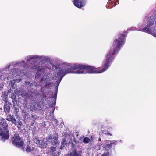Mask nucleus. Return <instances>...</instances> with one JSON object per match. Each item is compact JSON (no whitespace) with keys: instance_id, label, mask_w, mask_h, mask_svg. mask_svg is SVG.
<instances>
[{"instance_id":"f257e3e1","label":"nucleus","mask_w":156,"mask_h":156,"mask_svg":"<svg viewBox=\"0 0 156 156\" xmlns=\"http://www.w3.org/2000/svg\"><path fill=\"white\" fill-rule=\"evenodd\" d=\"M56 69L57 76L51 78V75L49 73L48 75L45 74L41 81L43 83H46V85H49L51 83L53 80H56L54 85L56 86V93L55 94L56 96L58 89L59 84L65 75L68 73H74L76 74H86V65L80 64H72L69 63L64 62L60 65L58 68L55 67Z\"/></svg>"},{"instance_id":"f03ea898","label":"nucleus","mask_w":156,"mask_h":156,"mask_svg":"<svg viewBox=\"0 0 156 156\" xmlns=\"http://www.w3.org/2000/svg\"><path fill=\"white\" fill-rule=\"evenodd\" d=\"M126 37V35L125 34H120L119 37L114 41L111 49L105 57L107 61L112 63L115 54L118 53L120 48L124 44Z\"/></svg>"},{"instance_id":"7ed1b4c3","label":"nucleus","mask_w":156,"mask_h":156,"mask_svg":"<svg viewBox=\"0 0 156 156\" xmlns=\"http://www.w3.org/2000/svg\"><path fill=\"white\" fill-rule=\"evenodd\" d=\"M8 128V125L6 120L1 118L0 119V136L3 140L9 138V135Z\"/></svg>"},{"instance_id":"20e7f679","label":"nucleus","mask_w":156,"mask_h":156,"mask_svg":"<svg viewBox=\"0 0 156 156\" xmlns=\"http://www.w3.org/2000/svg\"><path fill=\"white\" fill-rule=\"evenodd\" d=\"M111 63L110 62L107 61L105 59V60L103 62V68L101 70L99 68L86 65V73H98L103 72L108 68Z\"/></svg>"},{"instance_id":"39448f33","label":"nucleus","mask_w":156,"mask_h":156,"mask_svg":"<svg viewBox=\"0 0 156 156\" xmlns=\"http://www.w3.org/2000/svg\"><path fill=\"white\" fill-rule=\"evenodd\" d=\"M19 69H12L9 72H6V73L3 72L1 73H0V79L6 80V79H9L12 78H14V77H16V76H20L22 73L21 70L18 71Z\"/></svg>"},{"instance_id":"423d86ee","label":"nucleus","mask_w":156,"mask_h":156,"mask_svg":"<svg viewBox=\"0 0 156 156\" xmlns=\"http://www.w3.org/2000/svg\"><path fill=\"white\" fill-rule=\"evenodd\" d=\"M26 59L27 62L36 61H46L48 60L49 58L48 57L44 55H29L26 57Z\"/></svg>"},{"instance_id":"0eeeda50","label":"nucleus","mask_w":156,"mask_h":156,"mask_svg":"<svg viewBox=\"0 0 156 156\" xmlns=\"http://www.w3.org/2000/svg\"><path fill=\"white\" fill-rule=\"evenodd\" d=\"M12 144L14 146H23L24 145V140L20 137L18 134H15L12 138Z\"/></svg>"},{"instance_id":"6e6552de","label":"nucleus","mask_w":156,"mask_h":156,"mask_svg":"<svg viewBox=\"0 0 156 156\" xmlns=\"http://www.w3.org/2000/svg\"><path fill=\"white\" fill-rule=\"evenodd\" d=\"M11 66L13 67L21 66L25 68L27 67V64L24 61H22L21 62H12L8 65L6 66L5 68H3V71L9 69Z\"/></svg>"},{"instance_id":"1a4fd4ad","label":"nucleus","mask_w":156,"mask_h":156,"mask_svg":"<svg viewBox=\"0 0 156 156\" xmlns=\"http://www.w3.org/2000/svg\"><path fill=\"white\" fill-rule=\"evenodd\" d=\"M47 140L51 144L50 145H57L58 143V137L56 136H49L47 138Z\"/></svg>"},{"instance_id":"9d476101","label":"nucleus","mask_w":156,"mask_h":156,"mask_svg":"<svg viewBox=\"0 0 156 156\" xmlns=\"http://www.w3.org/2000/svg\"><path fill=\"white\" fill-rule=\"evenodd\" d=\"M74 5L78 8H81L84 6L86 4L85 0H74Z\"/></svg>"},{"instance_id":"9b49d317","label":"nucleus","mask_w":156,"mask_h":156,"mask_svg":"<svg viewBox=\"0 0 156 156\" xmlns=\"http://www.w3.org/2000/svg\"><path fill=\"white\" fill-rule=\"evenodd\" d=\"M118 142L117 140L105 141L103 143V144L107 146H112L116 145L118 144Z\"/></svg>"},{"instance_id":"f8f14e48","label":"nucleus","mask_w":156,"mask_h":156,"mask_svg":"<svg viewBox=\"0 0 156 156\" xmlns=\"http://www.w3.org/2000/svg\"><path fill=\"white\" fill-rule=\"evenodd\" d=\"M21 79H14L10 81L9 83V84L11 86V88L10 89V91L11 92L13 90V89H15L14 84L16 82H19L21 81Z\"/></svg>"},{"instance_id":"ddd939ff","label":"nucleus","mask_w":156,"mask_h":156,"mask_svg":"<svg viewBox=\"0 0 156 156\" xmlns=\"http://www.w3.org/2000/svg\"><path fill=\"white\" fill-rule=\"evenodd\" d=\"M104 148H105V152L101 156H109L111 151L110 147H104Z\"/></svg>"},{"instance_id":"4468645a","label":"nucleus","mask_w":156,"mask_h":156,"mask_svg":"<svg viewBox=\"0 0 156 156\" xmlns=\"http://www.w3.org/2000/svg\"><path fill=\"white\" fill-rule=\"evenodd\" d=\"M6 120L9 121H11L12 123L16 125V121L13 115H9L7 116Z\"/></svg>"},{"instance_id":"2eb2a0df","label":"nucleus","mask_w":156,"mask_h":156,"mask_svg":"<svg viewBox=\"0 0 156 156\" xmlns=\"http://www.w3.org/2000/svg\"><path fill=\"white\" fill-rule=\"evenodd\" d=\"M118 0H109L108 2V6L111 8L115 6L119 3L117 2Z\"/></svg>"},{"instance_id":"dca6fc26","label":"nucleus","mask_w":156,"mask_h":156,"mask_svg":"<svg viewBox=\"0 0 156 156\" xmlns=\"http://www.w3.org/2000/svg\"><path fill=\"white\" fill-rule=\"evenodd\" d=\"M82 151L81 150L77 151L76 150H74L73 152L69 154V156H82Z\"/></svg>"},{"instance_id":"f3484780","label":"nucleus","mask_w":156,"mask_h":156,"mask_svg":"<svg viewBox=\"0 0 156 156\" xmlns=\"http://www.w3.org/2000/svg\"><path fill=\"white\" fill-rule=\"evenodd\" d=\"M33 69H36L38 70V72L37 73V75H38V74L41 75L42 73H43L45 72V68H43L42 66H39L38 67H35V68L34 67Z\"/></svg>"},{"instance_id":"a211bd4d","label":"nucleus","mask_w":156,"mask_h":156,"mask_svg":"<svg viewBox=\"0 0 156 156\" xmlns=\"http://www.w3.org/2000/svg\"><path fill=\"white\" fill-rule=\"evenodd\" d=\"M10 107L7 104H5L4 106V111L5 113H9L10 111Z\"/></svg>"},{"instance_id":"6ab92c4d","label":"nucleus","mask_w":156,"mask_h":156,"mask_svg":"<svg viewBox=\"0 0 156 156\" xmlns=\"http://www.w3.org/2000/svg\"><path fill=\"white\" fill-rule=\"evenodd\" d=\"M9 93V91L8 92H7L6 91L4 92L2 94V98L3 100L5 101H7V95L8 94V93Z\"/></svg>"},{"instance_id":"aec40b11","label":"nucleus","mask_w":156,"mask_h":156,"mask_svg":"<svg viewBox=\"0 0 156 156\" xmlns=\"http://www.w3.org/2000/svg\"><path fill=\"white\" fill-rule=\"evenodd\" d=\"M34 149L33 147H27L26 149V151L27 152H29L31 151Z\"/></svg>"},{"instance_id":"412c9836","label":"nucleus","mask_w":156,"mask_h":156,"mask_svg":"<svg viewBox=\"0 0 156 156\" xmlns=\"http://www.w3.org/2000/svg\"><path fill=\"white\" fill-rule=\"evenodd\" d=\"M61 143L62 145H63V146H64L69 145H68V143H66V141L65 139H63L62 140V142Z\"/></svg>"},{"instance_id":"4be33fe9","label":"nucleus","mask_w":156,"mask_h":156,"mask_svg":"<svg viewBox=\"0 0 156 156\" xmlns=\"http://www.w3.org/2000/svg\"><path fill=\"white\" fill-rule=\"evenodd\" d=\"M90 141V139L88 137H85L83 140V142L84 143H87Z\"/></svg>"},{"instance_id":"5701e85b","label":"nucleus","mask_w":156,"mask_h":156,"mask_svg":"<svg viewBox=\"0 0 156 156\" xmlns=\"http://www.w3.org/2000/svg\"><path fill=\"white\" fill-rule=\"evenodd\" d=\"M56 147H51L50 152L53 153L55 151Z\"/></svg>"},{"instance_id":"b1692460","label":"nucleus","mask_w":156,"mask_h":156,"mask_svg":"<svg viewBox=\"0 0 156 156\" xmlns=\"http://www.w3.org/2000/svg\"><path fill=\"white\" fill-rule=\"evenodd\" d=\"M25 84L26 85H28L29 86H31V85L32 84L31 83H30L29 82H25Z\"/></svg>"},{"instance_id":"393cba45","label":"nucleus","mask_w":156,"mask_h":156,"mask_svg":"<svg viewBox=\"0 0 156 156\" xmlns=\"http://www.w3.org/2000/svg\"><path fill=\"white\" fill-rule=\"evenodd\" d=\"M14 93L16 94H19L18 90L17 89H16L14 90Z\"/></svg>"},{"instance_id":"a878e982","label":"nucleus","mask_w":156,"mask_h":156,"mask_svg":"<svg viewBox=\"0 0 156 156\" xmlns=\"http://www.w3.org/2000/svg\"><path fill=\"white\" fill-rule=\"evenodd\" d=\"M21 147V149L22 150H24V148L23 147Z\"/></svg>"},{"instance_id":"bb28decb","label":"nucleus","mask_w":156,"mask_h":156,"mask_svg":"<svg viewBox=\"0 0 156 156\" xmlns=\"http://www.w3.org/2000/svg\"><path fill=\"white\" fill-rule=\"evenodd\" d=\"M30 109H31L32 110H36V109L35 108H34L33 109H32V108H30Z\"/></svg>"},{"instance_id":"cd10ccee","label":"nucleus","mask_w":156,"mask_h":156,"mask_svg":"<svg viewBox=\"0 0 156 156\" xmlns=\"http://www.w3.org/2000/svg\"><path fill=\"white\" fill-rule=\"evenodd\" d=\"M130 30H135L134 29H133V28H131V29H130Z\"/></svg>"},{"instance_id":"c85d7f7f","label":"nucleus","mask_w":156,"mask_h":156,"mask_svg":"<svg viewBox=\"0 0 156 156\" xmlns=\"http://www.w3.org/2000/svg\"><path fill=\"white\" fill-rule=\"evenodd\" d=\"M48 68L49 69V70H50V69H51V67H48Z\"/></svg>"},{"instance_id":"c756f323","label":"nucleus","mask_w":156,"mask_h":156,"mask_svg":"<svg viewBox=\"0 0 156 156\" xmlns=\"http://www.w3.org/2000/svg\"><path fill=\"white\" fill-rule=\"evenodd\" d=\"M63 147H60V149H62L63 148Z\"/></svg>"},{"instance_id":"7c9ffc66","label":"nucleus","mask_w":156,"mask_h":156,"mask_svg":"<svg viewBox=\"0 0 156 156\" xmlns=\"http://www.w3.org/2000/svg\"><path fill=\"white\" fill-rule=\"evenodd\" d=\"M45 147H41V148L44 149Z\"/></svg>"},{"instance_id":"2f4dec72","label":"nucleus","mask_w":156,"mask_h":156,"mask_svg":"<svg viewBox=\"0 0 156 156\" xmlns=\"http://www.w3.org/2000/svg\"><path fill=\"white\" fill-rule=\"evenodd\" d=\"M108 135H110V136H111V135H112V134H110V133H108Z\"/></svg>"},{"instance_id":"473e14b6","label":"nucleus","mask_w":156,"mask_h":156,"mask_svg":"<svg viewBox=\"0 0 156 156\" xmlns=\"http://www.w3.org/2000/svg\"><path fill=\"white\" fill-rule=\"evenodd\" d=\"M99 141H101V138H99Z\"/></svg>"},{"instance_id":"72a5a7b5","label":"nucleus","mask_w":156,"mask_h":156,"mask_svg":"<svg viewBox=\"0 0 156 156\" xmlns=\"http://www.w3.org/2000/svg\"><path fill=\"white\" fill-rule=\"evenodd\" d=\"M52 67L54 68V65L53 64L52 65Z\"/></svg>"},{"instance_id":"f704fd0d","label":"nucleus","mask_w":156,"mask_h":156,"mask_svg":"<svg viewBox=\"0 0 156 156\" xmlns=\"http://www.w3.org/2000/svg\"><path fill=\"white\" fill-rule=\"evenodd\" d=\"M19 124L20 125H21V123H19Z\"/></svg>"},{"instance_id":"c9c22d12","label":"nucleus","mask_w":156,"mask_h":156,"mask_svg":"<svg viewBox=\"0 0 156 156\" xmlns=\"http://www.w3.org/2000/svg\"><path fill=\"white\" fill-rule=\"evenodd\" d=\"M155 24H156V21H155Z\"/></svg>"},{"instance_id":"e433bc0d","label":"nucleus","mask_w":156,"mask_h":156,"mask_svg":"<svg viewBox=\"0 0 156 156\" xmlns=\"http://www.w3.org/2000/svg\"><path fill=\"white\" fill-rule=\"evenodd\" d=\"M39 140H38V143H39Z\"/></svg>"},{"instance_id":"4c0bfd02","label":"nucleus","mask_w":156,"mask_h":156,"mask_svg":"<svg viewBox=\"0 0 156 156\" xmlns=\"http://www.w3.org/2000/svg\"><path fill=\"white\" fill-rule=\"evenodd\" d=\"M38 156H40L39 155H38Z\"/></svg>"}]
</instances>
